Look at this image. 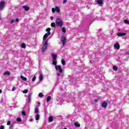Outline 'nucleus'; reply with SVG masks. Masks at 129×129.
I'll list each match as a JSON object with an SVG mask.
<instances>
[{"instance_id": "obj_1", "label": "nucleus", "mask_w": 129, "mask_h": 129, "mask_svg": "<svg viewBox=\"0 0 129 129\" xmlns=\"http://www.w3.org/2000/svg\"><path fill=\"white\" fill-rule=\"evenodd\" d=\"M95 54L93 53L91 56H89V60H90V63L91 64H96L98 61H99V59L96 57V58H95L94 55Z\"/></svg>"}, {"instance_id": "obj_2", "label": "nucleus", "mask_w": 129, "mask_h": 129, "mask_svg": "<svg viewBox=\"0 0 129 129\" xmlns=\"http://www.w3.org/2000/svg\"><path fill=\"white\" fill-rule=\"evenodd\" d=\"M55 24L57 27H59V28H62V27H63V21H62L61 19H56Z\"/></svg>"}, {"instance_id": "obj_3", "label": "nucleus", "mask_w": 129, "mask_h": 129, "mask_svg": "<svg viewBox=\"0 0 129 129\" xmlns=\"http://www.w3.org/2000/svg\"><path fill=\"white\" fill-rule=\"evenodd\" d=\"M48 48V40H46L43 45L42 52L44 53Z\"/></svg>"}, {"instance_id": "obj_4", "label": "nucleus", "mask_w": 129, "mask_h": 129, "mask_svg": "<svg viewBox=\"0 0 129 129\" xmlns=\"http://www.w3.org/2000/svg\"><path fill=\"white\" fill-rule=\"evenodd\" d=\"M51 56L52 58V64L53 65H56L57 61H56V59H57V55L54 54V53H51Z\"/></svg>"}, {"instance_id": "obj_5", "label": "nucleus", "mask_w": 129, "mask_h": 129, "mask_svg": "<svg viewBox=\"0 0 129 129\" xmlns=\"http://www.w3.org/2000/svg\"><path fill=\"white\" fill-rule=\"evenodd\" d=\"M122 58V54L118 53L117 55H115V59H116V60H117L118 61H121Z\"/></svg>"}, {"instance_id": "obj_6", "label": "nucleus", "mask_w": 129, "mask_h": 129, "mask_svg": "<svg viewBox=\"0 0 129 129\" xmlns=\"http://www.w3.org/2000/svg\"><path fill=\"white\" fill-rule=\"evenodd\" d=\"M55 68L56 70H57V71H59L60 73H62V72H63V71L62 70V68L60 66L55 65Z\"/></svg>"}, {"instance_id": "obj_7", "label": "nucleus", "mask_w": 129, "mask_h": 129, "mask_svg": "<svg viewBox=\"0 0 129 129\" xmlns=\"http://www.w3.org/2000/svg\"><path fill=\"white\" fill-rule=\"evenodd\" d=\"M5 4L6 3H5V1H1L0 2V11H3V10H4Z\"/></svg>"}, {"instance_id": "obj_8", "label": "nucleus", "mask_w": 129, "mask_h": 129, "mask_svg": "<svg viewBox=\"0 0 129 129\" xmlns=\"http://www.w3.org/2000/svg\"><path fill=\"white\" fill-rule=\"evenodd\" d=\"M61 42L62 43V45L64 46L66 44V37L62 36L61 37Z\"/></svg>"}, {"instance_id": "obj_9", "label": "nucleus", "mask_w": 129, "mask_h": 129, "mask_svg": "<svg viewBox=\"0 0 129 129\" xmlns=\"http://www.w3.org/2000/svg\"><path fill=\"white\" fill-rule=\"evenodd\" d=\"M114 49H116L117 50H119V48L120 47V45H119V43H115L114 45Z\"/></svg>"}, {"instance_id": "obj_10", "label": "nucleus", "mask_w": 129, "mask_h": 129, "mask_svg": "<svg viewBox=\"0 0 129 129\" xmlns=\"http://www.w3.org/2000/svg\"><path fill=\"white\" fill-rule=\"evenodd\" d=\"M97 4L100 6V7H101L102 5H103V2L102 0H97Z\"/></svg>"}, {"instance_id": "obj_11", "label": "nucleus", "mask_w": 129, "mask_h": 129, "mask_svg": "<svg viewBox=\"0 0 129 129\" xmlns=\"http://www.w3.org/2000/svg\"><path fill=\"white\" fill-rule=\"evenodd\" d=\"M50 35H51V32H49L46 33L43 36V41L44 40H45V38H48V37L50 36Z\"/></svg>"}, {"instance_id": "obj_12", "label": "nucleus", "mask_w": 129, "mask_h": 129, "mask_svg": "<svg viewBox=\"0 0 129 129\" xmlns=\"http://www.w3.org/2000/svg\"><path fill=\"white\" fill-rule=\"evenodd\" d=\"M125 35H126V33H118L117 34L118 37H122V36H125Z\"/></svg>"}, {"instance_id": "obj_13", "label": "nucleus", "mask_w": 129, "mask_h": 129, "mask_svg": "<svg viewBox=\"0 0 129 129\" xmlns=\"http://www.w3.org/2000/svg\"><path fill=\"white\" fill-rule=\"evenodd\" d=\"M32 94H33V93H31L28 95V103H30V102H31V100H32Z\"/></svg>"}, {"instance_id": "obj_14", "label": "nucleus", "mask_w": 129, "mask_h": 129, "mask_svg": "<svg viewBox=\"0 0 129 129\" xmlns=\"http://www.w3.org/2000/svg\"><path fill=\"white\" fill-rule=\"evenodd\" d=\"M101 105H102V107H104V108H105V107L107 106V103L105 102H103L101 103Z\"/></svg>"}, {"instance_id": "obj_15", "label": "nucleus", "mask_w": 129, "mask_h": 129, "mask_svg": "<svg viewBox=\"0 0 129 129\" xmlns=\"http://www.w3.org/2000/svg\"><path fill=\"white\" fill-rule=\"evenodd\" d=\"M23 9H24L25 10V11H26V12H28V11L30 10V8H29V7L27 6H23L22 7Z\"/></svg>"}, {"instance_id": "obj_16", "label": "nucleus", "mask_w": 129, "mask_h": 129, "mask_svg": "<svg viewBox=\"0 0 129 129\" xmlns=\"http://www.w3.org/2000/svg\"><path fill=\"white\" fill-rule=\"evenodd\" d=\"M74 125L76 126V127H80V124L78 123V122H75Z\"/></svg>"}, {"instance_id": "obj_17", "label": "nucleus", "mask_w": 129, "mask_h": 129, "mask_svg": "<svg viewBox=\"0 0 129 129\" xmlns=\"http://www.w3.org/2000/svg\"><path fill=\"white\" fill-rule=\"evenodd\" d=\"M4 75L10 76V75H11V73L9 71H6L4 73Z\"/></svg>"}, {"instance_id": "obj_18", "label": "nucleus", "mask_w": 129, "mask_h": 129, "mask_svg": "<svg viewBox=\"0 0 129 129\" xmlns=\"http://www.w3.org/2000/svg\"><path fill=\"white\" fill-rule=\"evenodd\" d=\"M38 113H39V109L38 108V107H36L35 108V113H36V114H38Z\"/></svg>"}, {"instance_id": "obj_19", "label": "nucleus", "mask_w": 129, "mask_h": 129, "mask_svg": "<svg viewBox=\"0 0 129 129\" xmlns=\"http://www.w3.org/2000/svg\"><path fill=\"white\" fill-rule=\"evenodd\" d=\"M48 120L50 122H52V121H53V117L52 116H50L48 118Z\"/></svg>"}, {"instance_id": "obj_20", "label": "nucleus", "mask_w": 129, "mask_h": 129, "mask_svg": "<svg viewBox=\"0 0 129 129\" xmlns=\"http://www.w3.org/2000/svg\"><path fill=\"white\" fill-rule=\"evenodd\" d=\"M55 11L56 13H60V8L58 7H55Z\"/></svg>"}, {"instance_id": "obj_21", "label": "nucleus", "mask_w": 129, "mask_h": 129, "mask_svg": "<svg viewBox=\"0 0 129 129\" xmlns=\"http://www.w3.org/2000/svg\"><path fill=\"white\" fill-rule=\"evenodd\" d=\"M51 96H48L47 98H46V102H49V101H50V100H51Z\"/></svg>"}, {"instance_id": "obj_22", "label": "nucleus", "mask_w": 129, "mask_h": 129, "mask_svg": "<svg viewBox=\"0 0 129 129\" xmlns=\"http://www.w3.org/2000/svg\"><path fill=\"white\" fill-rule=\"evenodd\" d=\"M20 78H21V79L23 80L24 81H27V78H25L23 76H21Z\"/></svg>"}, {"instance_id": "obj_23", "label": "nucleus", "mask_w": 129, "mask_h": 129, "mask_svg": "<svg viewBox=\"0 0 129 129\" xmlns=\"http://www.w3.org/2000/svg\"><path fill=\"white\" fill-rule=\"evenodd\" d=\"M36 120H39L40 119V115L39 114H37L35 118Z\"/></svg>"}, {"instance_id": "obj_24", "label": "nucleus", "mask_w": 129, "mask_h": 129, "mask_svg": "<svg viewBox=\"0 0 129 129\" xmlns=\"http://www.w3.org/2000/svg\"><path fill=\"white\" fill-rule=\"evenodd\" d=\"M15 22H19V19L17 18L15 21V20L12 19V20L11 21V24L15 23Z\"/></svg>"}, {"instance_id": "obj_25", "label": "nucleus", "mask_w": 129, "mask_h": 129, "mask_svg": "<svg viewBox=\"0 0 129 129\" xmlns=\"http://www.w3.org/2000/svg\"><path fill=\"white\" fill-rule=\"evenodd\" d=\"M50 26L51 27L54 28V27L56 26V24H55V23L53 22L51 23Z\"/></svg>"}, {"instance_id": "obj_26", "label": "nucleus", "mask_w": 129, "mask_h": 129, "mask_svg": "<svg viewBox=\"0 0 129 129\" xmlns=\"http://www.w3.org/2000/svg\"><path fill=\"white\" fill-rule=\"evenodd\" d=\"M39 80L40 81H42V80H43V75H42V74H40L39 76Z\"/></svg>"}, {"instance_id": "obj_27", "label": "nucleus", "mask_w": 129, "mask_h": 129, "mask_svg": "<svg viewBox=\"0 0 129 129\" xmlns=\"http://www.w3.org/2000/svg\"><path fill=\"white\" fill-rule=\"evenodd\" d=\"M61 31L63 32V33H66V29H65V27H62Z\"/></svg>"}, {"instance_id": "obj_28", "label": "nucleus", "mask_w": 129, "mask_h": 129, "mask_svg": "<svg viewBox=\"0 0 129 129\" xmlns=\"http://www.w3.org/2000/svg\"><path fill=\"white\" fill-rule=\"evenodd\" d=\"M113 70H114V71H117V68L115 66H114L113 67Z\"/></svg>"}, {"instance_id": "obj_29", "label": "nucleus", "mask_w": 129, "mask_h": 129, "mask_svg": "<svg viewBox=\"0 0 129 129\" xmlns=\"http://www.w3.org/2000/svg\"><path fill=\"white\" fill-rule=\"evenodd\" d=\"M39 97H44V95H43V93H40L38 95Z\"/></svg>"}, {"instance_id": "obj_30", "label": "nucleus", "mask_w": 129, "mask_h": 129, "mask_svg": "<svg viewBox=\"0 0 129 129\" xmlns=\"http://www.w3.org/2000/svg\"><path fill=\"white\" fill-rule=\"evenodd\" d=\"M17 121H18L19 122L22 121V119H21V118L20 117H18L16 119Z\"/></svg>"}, {"instance_id": "obj_31", "label": "nucleus", "mask_w": 129, "mask_h": 129, "mask_svg": "<svg viewBox=\"0 0 129 129\" xmlns=\"http://www.w3.org/2000/svg\"><path fill=\"white\" fill-rule=\"evenodd\" d=\"M46 32H47V33H49V32H50V31H51V28H47L46 30Z\"/></svg>"}, {"instance_id": "obj_32", "label": "nucleus", "mask_w": 129, "mask_h": 129, "mask_svg": "<svg viewBox=\"0 0 129 129\" xmlns=\"http://www.w3.org/2000/svg\"><path fill=\"white\" fill-rule=\"evenodd\" d=\"M21 47L22 48H26V44H25V43H23L22 45H21Z\"/></svg>"}, {"instance_id": "obj_33", "label": "nucleus", "mask_w": 129, "mask_h": 129, "mask_svg": "<svg viewBox=\"0 0 129 129\" xmlns=\"http://www.w3.org/2000/svg\"><path fill=\"white\" fill-rule=\"evenodd\" d=\"M36 76H34L32 80V82H34V81H35V80H36Z\"/></svg>"}, {"instance_id": "obj_34", "label": "nucleus", "mask_w": 129, "mask_h": 129, "mask_svg": "<svg viewBox=\"0 0 129 129\" xmlns=\"http://www.w3.org/2000/svg\"><path fill=\"white\" fill-rule=\"evenodd\" d=\"M61 63L62 64V65H65V60L61 59Z\"/></svg>"}, {"instance_id": "obj_35", "label": "nucleus", "mask_w": 129, "mask_h": 129, "mask_svg": "<svg viewBox=\"0 0 129 129\" xmlns=\"http://www.w3.org/2000/svg\"><path fill=\"white\" fill-rule=\"evenodd\" d=\"M22 115H24V116L26 115V111H22Z\"/></svg>"}, {"instance_id": "obj_36", "label": "nucleus", "mask_w": 129, "mask_h": 129, "mask_svg": "<svg viewBox=\"0 0 129 129\" xmlns=\"http://www.w3.org/2000/svg\"><path fill=\"white\" fill-rule=\"evenodd\" d=\"M51 11H52V14H54V13H55V11H56V10H55V9H54V8H52V9H51Z\"/></svg>"}, {"instance_id": "obj_37", "label": "nucleus", "mask_w": 129, "mask_h": 129, "mask_svg": "<svg viewBox=\"0 0 129 129\" xmlns=\"http://www.w3.org/2000/svg\"><path fill=\"white\" fill-rule=\"evenodd\" d=\"M23 93H28V90H24L23 91Z\"/></svg>"}, {"instance_id": "obj_38", "label": "nucleus", "mask_w": 129, "mask_h": 129, "mask_svg": "<svg viewBox=\"0 0 129 129\" xmlns=\"http://www.w3.org/2000/svg\"><path fill=\"white\" fill-rule=\"evenodd\" d=\"M15 90H16V87H13L12 88V91H15Z\"/></svg>"}, {"instance_id": "obj_39", "label": "nucleus", "mask_w": 129, "mask_h": 129, "mask_svg": "<svg viewBox=\"0 0 129 129\" xmlns=\"http://www.w3.org/2000/svg\"><path fill=\"white\" fill-rule=\"evenodd\" d=\"M0 129H5V126L4 125H1L0 126Z\"/></svg>"}, {"instance_id": "obj_40", "label": "nucleus", "mask_w": 129, "mask_h": 129, "mask_svg": "<svg viewBox=\"0 0 129 129\" xmlns=\"http://www.w3.org/2000/svg\"><path fill=\"white\" fill-rule=\"evenodd\" d=\"M7 125H11V121H8V122H7Z\"/></svg>"}, {"instance_id": "obj_41", "label": "nucleus", "mask_w": 129, "mask_h": 129, "mask_svg": "<svg viewBox=\"0 0 129 129\" xmlns=\"http://www.w3.org/2000/svg\"><path fill=\"white\" fill-rule=\"evenodd\" d=\"M67 3V0H63V4H66Z\"/></svg>"}, {"instance_id": "obj_42", "label": "nucleus", "mask_w": 129, "mask_h": 129, "mask_svg": "<svg viewBox=\"0 0 129 129\" xmlns=\"http://www.w3.org/2000/svg\"><path fill=\"white\" fill-rule=\"evenodd\" d=\"M70 101L72 102V101H74V99H73V100H71V98H70L69 100Z\"/></svg>"}, {"instance_id": "obj_43", "label": "nucleus", "mask_w": 129, "mask_h": 129, "mask_svg": "<svg viewBox=\"0 0 129 129\" xmlns=\"http://www.w3.org/2000/svg\"><path fill=\"white\" fill-rule=\"evenodd\" d=\"M13 127H14V125H12L11 126H10V129H13Z\"/></svg>"}, {"instance_id": "obj_44", "label": "nucleus", "mask_w": 129, "mask_h": 129, "mask_svg": "<svg viewBox=\"0 0 129 129\" xmlns=\"http://www.w3.org/2000/svg\"><path fill=\"white\" fill-rule=\"evenodd\" d=\"M50 20H53V19H54V17H53V16H51L50 17Z\"/></svg>"}, {"instance_id": "obj_45", "label": "nucleus", "mask_w": 129, "mask_h": 129, "mask_svg": "<svg viewBox=\"0 0 129 129\" xmlns=\"http://www.w3.org/2000/svg\"><path fill=\"white\" fill-rule=\"evenodd\" d=\"M57 76H61V74L58 73L57 74Z\"/></svg>"}, {"instance_id": "obj_46", "label": "nucleus", "mask_w": 129, "mask_h": 129, "mask_svg": "<svg viewBox=\"0 0 129 129\" xmlns=\"http://www.w3.org/2000/svg\"><path fill=\"white\" fill-rule=\"evenodd\" d=\"M33 118H31L30 121H33Z\"/></svg>"}, {"instance_id": "obj_47", "label": "nucleus", "mask_w": 129, "mask_h": 129, "mask_svg": "<svg viewBox=\"0 0 129 129\" xmlns=\"http://www.w3.org/2000/svg\"><path fill=\"white\" fill-rule=\"evenodd\" d=\"M98 99H95V100H94V101H95V102H97V101H98Z\"/></svg>"}, {"instance_id": "obj_48", "label": "nucleus", "mask_w": 129, "mask_h": 129, "mask_svg": "<svg viewBox=\"0 0 129 129\" xmlns=\"http://www.w3.org/2000/svg\"><path fill=\"white\" fill-rule=\"evenodd\" d=\"M37 104H38V105H40V104H41V103H40V102H38L37 103Z\"/></svg>"}, {"instance_id": "obj_49", "label": "nucleus", "mask_w": 129, "mask_h": 129, "mask_svg": "<svg viewBox=\"0 0 129 129\" xmlns=\"http://www.w3.org/2000/svg\"><path fill=\"white\" fill-rule=\"evenodd\" d=\"M2 93V90H0V94Z\"/></svg>"}, {"instance_id": "obj_50", "label": "nucleus", "mask_w": 129, "mask_h": 129, "mask_svg": "<svg viewBox=\"0 0 129 129\" xmlns=\"http://www.w3.org/2000/svg\"><path fill=\"white\" fill-rule=\"evenodd\" d=\"M0 20H1V15H0Z\"/></svg>"}]
</instances>
